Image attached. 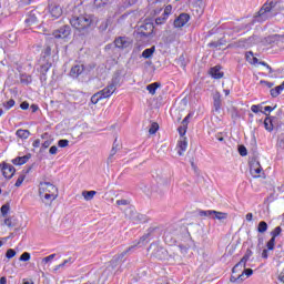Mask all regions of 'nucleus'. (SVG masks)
I'll return each instance as SVG.
<instances>
[{
	"instance_id": "nucleus-1",
	"label": "nucleus",
	"mask_w": 284,
	"mask_h": 284,
	"mask_svg": "<svg viewBox=\"0 0 284 284\" xmlns=\"http://www.w3.org/2000/svg\"><path fill=\"white\" fill-rule=\"evenodd\" d=\"M38 194L44 203H52L59 199V187L50 182H40Z\"/></svg>"
},
{
	"instance_id": "nucleus-2",
	"label": "nucleus",
	"mask_w": 284,
	"mask_h": 284,
	"mask_svg": "<svg viewBox=\"0 0 284 284\" xmlns=\"http://www.w3.org/2000/svg\"><path fill=\"white\" fill-rule=\"evenodd\" d=\"M70 26L78 32H88L94 24V18L92 14L83 13L80 16H73L69 20Z\"/></svg>"
},
{
	"instance_id": "nucleus-3",
	"label": "nucleus",
	"mask_w": 284,
	"mask_h": 284,
	"mask_svg": "<svg viewBox=\"0 0 284 284\" xmlns=\"http://www.w3.org/2000/svg\"><path fill=\"white\" fill-rule=\"evenodd\" d=\"M276 8V2L274 1H267L262 6V8L258 10V12L255 14L256 21H267L270 19L268 12H272Z\"/></svg>"
},
{
	"instance_id": "nucleus-4",
	"label": "nucleus",
	"mask_w": 284,
	"mask_h": 284,
	"mask_svg": "<svg viewBox=\"0 0 284 284\" xmlns=\"http://www.w3.org/2000/svg\"><path fill=\"white\" fill-rule=\"evenodd\" d=\"M250 172L253 179H261V176H265V172H263V166H261V162H258L257 160L251 161Z\"/></svg>"
},
{
	"instance_id": "nucleus-5",
	"label": "nucleus",
	"mask_w": 284,
	"mask_h": 284,
	"mask_svg": "<svg viewBox=\"0 0 284 284\" xmlns=\"http://www.w3.org/2000/svg\"><path fill=\"white\" fill-rule=\"evenodd\" d=\"M49 14L52 21H57V19H61V17H63V8L57 3H52L49 6Z\"/></svg>"
},
{
	"instance_id": "nucleus-6",
	"label": "nucleus",
	"mask_w": 284,
	"mask_h": 284,
	"mask_svg": "<svg viewBox=\"0 0 284 284\" xmlns=\"http://www.w3.org/2000/svg\"><path fill=\"white\" fill-rule=\"evenodd\" d=\"M148 239V235H143L140 241H135L133 243V245H131L130 247H128L125 251H123L122 253L118 254L116 256V261H123V258H125V256H128V254H130V252H132V250H136V247H139V245H141L142 241H145Z\"/></svg>"
},
{
	"instance_id": "nucleus-7",
	"label": "nucleus",
	"mask_w": 284,
	"mask_h": 284,
	"mask_svg": "<svg viewBox=\"0 0 284 284\" xmlns=\"http://www.w3.org/2000/svg\"><path fill=\"white\" fill-rule=\"evenodd\" d=\"M71 32L70 26H63L60 29L54 30L52 37L53 39H68Z\"/></svg>"
},
{
	"instance_id": "nucleus-8",
	"label": "nucleus",
	"mask_w": 284,
	"mask_h": 284,
	"mask_svg": "<svg viewBox=\"0 0 284 284\" xmlns=\"http://www.w3.org/2000/svg\"><path fill=\"white\" fill-rule=\"evenodd\" d=\"M116 92V82L112 81L104 89L100 90L102 99H110Z\"/></svg>"
},
{
	"instance_id": "nucleus-9",
	"label": "nucleus",
	"mask_w": 284,
	"mask_h": 284,
	"mask_svg": "<svg viewBox=\"0 0 284 284\" xmlns=\"http://www.w3.org/2000/svg\"><path fill=\"white\" fill-rule=\"evenodd\" d=\"M0 170L4 179H12V176H14V173L17 172V169H14L12 164L6 162L0 164Z\"/></svg>"
},
{
	"instance_id": "nucleus-10",
	"label": "nucleus",
	"mask_w": 284,
	"mask_h": 284,
	"mask_svg": "<svg viewBox=\"0 0 284 284\" xmlns=\"http://www.w3.org/2000/svg\"><path fill=\"white\" fill-rule=\"evenodd\" d=\"M278 125L277 116H266L264 120V128L266 132H274V128Z\"/></svg>"
},
{
	"instance_id": "nucleus-11",
	"label": "nucleus",
	"mask_w": 284,
	"mask_h": 284,
	"mask_svg": "<svg viewBox=\"0 0 284 284\" xmlns=\"http://www.w3.org/2000/svg\"><path fill=\"white\" fill-rule=\"evenodd\" d=\"M83 72H85V65L75 64L71 68L69 75L71 77V79H79V77H81Z\"/></svg>"
},
{
	"instance_id": "nucleus-12",
	"label": "nucleus",
	"mask_w": 284,
	"mask_h": 284,
	"mask_svg": "<svg viewBox=\"0 0 284 284\" xmlns=\"http://www.w3.org/2000/svg\"><path fill=\"white\" fill-rule=\"evenodd\" d=\"M170 14H172V6L169 4L165 7L162 17H159L155 19V23L156 26H163V23H165V21H168V18L170 17Z\"/></svg>"
},
{
	"instance_id": "nucleus-13",
	"label": "nucleus",
	"mask_w": 284,
	"mask_h": 284,
	"mask_svg": "<svg viewBox=\"0 0 284 284\" xmlns=\"http://www.w3.org/2000/svg\"><path fill=\"white\" fill-rule=\"evenodd\" d=\"M131 44L132 42H130L126 37H119L114 40L115 48L120 50H125V48H130Z\"/></svg>"
},
{
	"instance_id": "nucleus-14",
	"label": "nucleus",
	"mask_w": 284,
	"mask_h": 284,
	"mask_svg": "<svg viewBox=\"0 0 284 284\" xmlns=\"http://www.w3.org/2000/svg\"><path fill=\"white\" fill-rule=\"evenodd\" d=\"M190 21V14L187 13H181L175 20H174V27L175 28H183Z\"/></svg>"
},
{
	"instance_id": "nucleus-15",
	"label": "nucleus",
	"mask_w": 284,
	"mask_h": 284,
	"mask_svg": "<svg viewBox=\"0 0 284 284\" xmlns=\"http://www.w3.org/2000/svg\"><path fill=\"white\" fill-rule=\"evenodd\" d=\"M209 74L212 77V79H223L225 77V73L221 71V65L212 67L209 71Z\"/></svg>"
},
{
	"instance_id": "nucleus-16",
	"label": "nucleus",
	"mask_w": 284,
	"mask_h": 284,
	"mask_svg": "<svg viewBox=\"0 0 284 284\" xmlns=\"http://www.w3.org/2000/svg\"><path fill=\"white\" fill-rule=\"evenodd\" d=\"M186 150H187V138H182L178 142V154H179V156H183V154H185Z\"/></svg>"
},
{
	"instance_id": "nucleus-17",
	"label": "nucleus",
	"mask_w": 284,
	"mask_h": 284,
	"mask_svg": "<svg viewBox=\"0 0 284 284\" xmlns=\"http://www.w3.org/2000/svg\"><path fill=\"white\" fill-rule=\"evenodd\" d=\"M268 43H273L275 45H281L284 43V34H273L267 38Z\"/></svg>"
},
{
	"instance_id": "nucleus-18",
	"label": "nucleus",
	"mask_w": 284,
	"mask_h": 284,
	"mask_svg": "<svg viewBox=\"0 0 284 284\" xmlns=\"http://www.w3.org/2000/svg\"><path fill=\"white\" fill-rule=\"evenodd\" d=\"M245 60L247 61V63H250L251 65H256L258 63V58L254 57V52L252 51H247L245 53Z\"/></svg>"
},
{
	"instance_id": "nucleus-19",
	"label": "nucleus",
	"mask_w": 284,
	"mask_h": 284,
	"mask_svg": "<svg viewBox=\"0 0 284 284\" xmlns=\"http://www.w3.org/2000/svg\"><path fill=\"white\" fill-rule=\"evenodd\" d=\"M30 161V156L23 155L12 160L13 165H26V162Z\"/></svg>"
},
{
	"instance_id": "nucleus-20",
	"label": "nucleus",
	"mask_w": 284,
	"mask_h": 284,
	"mask_svg": "<svg viewBox=\"0 0 284 284\" xmlns=\"http://www.w3.org/2000/svg\"><path fill=\"white\" fill-rule=\"evenodd\" d=\"M16 136H18V139H30V131L29 130H23V129H19L16 132Z\"/></svg>"
},
{
	"instance_id": "nucleus-21",
	"label": "nucleus",
	"mask_w": 284,
	"mask_h": 284,
	"mask_svg": "<svg viewBox=\"0 0 284 284\" xmlns=\"http://www.w3.org/2000/svg\"><path fill=\"white\" fill-rule=\"evenodd\" d=\"M161 88V82H154L146 87V90L150 94H156V90Z\"/></svg>"
},
{
	"instance_id": "nucleus-22",
	"label": "nucleus",
	"mask_w": 284,
	"mask_h": 284,
	"mask_svg": "<svg viewBox=\"0 0 284 284\" xmlns=\"http://www.w3.org/2000/svg\"><path fill=\"white\" fill-rule=\"evenodd\" d=\"M213 214H214L213 219L216 221H225V219H227V213H224V212L213 210Z\"/></svg>"
},
{
	"instance_id": "nucleus-23",
	"label": "nucleus",
	"mask_w": 284,
	"mask_h": 284,
	"mask_svg": "<svg viewBox=\"0 0 284 284\" xmlns=\"http://www.w3.org/2000/svg\"><path fill=\"white\" fill-rule=\"evenodd\" d=\"M82 196L85 201H92L97 196V191H83Z\"/></svg>"
},
{
	"instance_id": "nucleus-24",
	"label": "nucleus",
	"mask_w": 284,
	"mask_h": 284,
	"mask_svg": "<svg viewBox=\"0 0 284 284\" xmlns=\"http://www.w3.org/2000/svg\"><path fill=\"white\" fill-rule=\"evenodd\" d=\"M156 48L155 47H151L149 49H145L143 52H142V57L143 59H150L152 57V54H154Z\"/></svg>"
},
{
	"instance_id": "nucleus-25",
	"label": "nucleus",
	"mask_w": 284,
	"mask_h": 284,
	"mask_svg": "<svg viewBox=\"0 0 284 284\" xmlns=\"http://www.w3.org/2000/svg\"><path fill=\"white\" fill-rule=\"evenodd\" d=\"M281 92H283V89L281 85H277L270 90V94L273 99H276V97H280Z\"/></svg>"
},
{
	"instance_id": "nucleus-26",
	"label": "nucleus",
	"mask_w": 284,
	"mask_h": 284,
	"mask_svg": "<svg viewBox=\"0 0 284 284\" xmlns=\"http://www.w3.org/2000/svg\"><path fill=\"white\" fill-rule=\"evenodd\" d=\"M252 250H247L246 253L244 254V256L241 258L240 261V265H245L247 263V261H250L251 256H252Z\"/></svg>"
},
{
	"instance_id": "nucleus-27",
	"label": "nucleus",
	"mask_w": 284,
	"mask_h": 284,
	"mask_svg": "<svg viewBox=\"0 0 284 284\" xmlns=\"http://www.w3.org/2000/svg\"><path fill=\"white\" fill-rule=\"evenodd\" d=\"M257 232L260 234H265V232H267V222L261 221L257 225Z\"/></svg>"
},
{
	"instance_id": "nucleus-28",
	"label": "nucleus",
	"mask_w": 284,
	"mask_h": 284,
	"mask_svg": "<svg viewBox=\"0 0 284 284\" xmlns=\"http://www.w3.org/2000/svg\"><path fill=\"white\" fill-rule=\"evenodd\" d=\"M99 101H103V98L101 95V93L98 91L97 93H94L92 97H91V103L93 105H97V103H99Z\"/></svg>"
},
{
	"instance_id": "nucleus-29",
	"label": "nucleus",
	"mask_w": 284,
	"mask_h": 284,
	"mask_svg": "<svg viewBox=\"0 0 284 284\" xmlns=\"http://www.w3.org/2000/svg\"><path fill=\"white\" fill-rule=\"evenodd\" d=\"M50 68H52V63L47 62L40 67L41 74H48Z\"/></svg>"
},
{
	"instance_id": "nucleus-30",
	"label": "nucleus",
	"mask_w": 284,
	"mask_h": 284,
	"mask_svg": "<svg viewBox=\"0 0 284 284\" xmlns=\"http://www.w3.org/2000/svg\"><path fill=\"white\" fill-rule=\"evenodd\" d=\"M283 232V229L281 226L275 227L272 232H271V239L276 240V236H281V233Z\"/></svg>"
},
{
	"instance_id": "nucleus-31",
	"label": "nucleus",
	"mask_w": 284,
	"mask_h": 284,
	"mask_svg": "<svg viewBox=\"0 0 284 284\" xmlns=\"http://www.w3.org/2000/svg\"><path fill=\"white\" fill-rule=\"evenodd\" d=\"M23 181H26V174L24 173L19 175V178L16 181L14 186L16 187H21V185H23Z\"/></svg>"
},
{
	"instance_id": "nucleus-32",
	"label": "nucleus",
	"mask_w": 284,
	"mask_h": 284,
	"mask_svg": "<svg viewBox=\"0 0 284 284\" xmlns=\"http://www.w3.org/2000/svg\"><path fill=\"white\" fill-rule=\"evenodd\" d=\"M159 132V123L153 122L149 129V134H156Z\"/></svg>"
},
{
	"instance_id": "nucleus-33",
	"label": "nucleus",
	"mask_w": 284,
	"mask_h": 284,
	"mask_svg": "<svg viewBox=\"0 0 284 284\" xmlns=\"http://www.w3.org/2000/svg\"><path fill=\"white\" fill-rule=\"evenodd\" d=\"M263 110V105L261 104H253L251 106V112H253L254 114H258V112H262Z\"/></svg>"
},
{
	"instance_id": "nucleus-34",
	"label": "nucleus",
	"mask_w": 284,
	"mask_h": 284,
	"mask_svg": "<svg viewBox=\"0 0 284 284\" xmlns=\"http://www.w3.org/2000/svg\"><path fill=\"white\" fill-rule=\"evenodd\" d=\"M93 6L95 8H103V6H108V0H94Z\"/></svg>"
},
{
	"instance_id": "nucleus-35",
	"label": "nucleus",
	"mask_w": 284,
	"mask_h": 284,
	"mask_svg": "<svg viewBox=\"0 0 284 284\" xmlns=\"http://www.w3.org/2000/svg\"><path fill=\"white\" fill-rule=\"evenodd\" d=\"M260 85H262L263 88L272 89V88H274V82L261 80V81H260Z\"/></svg>"
},
{
	"instance_id": "nucleus-36",
	"label": "nucleus",
	"mask_w": 284,
	"mask_h": 284,
	"mask_svg": "<svg viewBox=\"0 0 284 284\" xmlns=\"http://www.w3.org/2000/svg\"><path fill=\"white\" fill-rule=\"evenodd\" d=\"M275 245H276V240H274V237H271V240L266 243V247L270 251L274 250Z\"/></svg>"
},
{
	"instance_id": "nucleus-37",
	"label": "nucleus",
	"mask_w": 284,
	"mask_h": 284,
	"mask_svg": "<svg viewBox=\"0 0 284 284\" xmlns=\"http://www.w3.org/2000/svg\"><path fill=\"white\" fill-rule=\"evenodd\" d=\"M14 104H16L14 99H10L3 105L6 110H11V108H14Z\"/></svg>"
},
{
	"instance_id": "nucleus-38",
	"label": "nucleus",
	"mask_w": 284,
	"mask_h": 284,
	"mask_svg": "<svg viewBox=\"0 0 284 284\" xmlns=\"http://www.w3.org/2000/svg\"><path fill=\"white\" fill-rule=\"evenodd\" d=\"M6 256L7 258H14V256H17V251H14V248H9L7 250Z\"/></svg>"
},
{
	"instance_id": "nucleus-39",
	"label": "nucleus",
	"mask_w": 284,
	"mask_h": 284,
	"mask_svg": "<svg viewBox=\"0 0 284 284\" xmlns=\"http://www.w3.org/2000/svg\"><path fill=\"white\" fill-rule=\"evenodd\" d=\"M212 214H214V210H207V211H199V215L200 216H212Z\"/></svg>"
},
{
	"instance_id": "nucleus-40",
	"label": "nucleus",
	"mask_w": 284,
	"mask_h": 284,
	"mask_svg": "<svg viewBox=\"0 0 284 284\" xmlns=\"http://www.w3.org/2000/svg\"><path fill=\"white\" fill-rule=\"evenodd\" d=\"M178 132L180 134V136H185V134L187 133V126L185 125H181L179 129H178Z\"/></svg>"
},
{
	"instance_id": "nucleus-41",
	"label": "nucleus",
	"mask_w": 284,
	"mask_h": 284,
	"mask_svg": "<svg viewBox=\"0 0 284 284\" xmlns=\"http://www.w3.org/2000/svg\"><path fill=\"white\" fill-rule=\"evenodd\" d=\"M239 154L241 156H247V148H245V145L239 146Z\"/></svg>"
},
{
	"instance_id": "nucleus-42",
	"label": "nucleus",
	"mask_w": 284,
	"mask_h": 284,
	"mask_svg": "<svg viewBox=\"0 0 284 284\" xmlns=\"http://www.w3.org/2000/svg\"><path fill=\"white\" fill-rule=\"evenodd\" d=\"M19 261H22L24 263L30 261V253H28V252L22 253Z\"/></svg>"
},
{
	"instance_id": "nucleus-43",
	"label": "nucleus",
	"mask_w": 284,
	"mask_h": 284,
	"mask_svg": "<svg viewBox=\"0 0 284 284\" xmlns=\"http://www.w3.org/2000/svg\"><path fill=\"white\" fill-rule=\"evenodd\" d=\"M2 216H6L8 212H10V206L8 204H4L0 209Z\"/></svg>"
},
{
	"instance_id": "nucleus-44",
	"label": "nucleus",
	"mask_w": 284,
	"mask_h": 284,
	"mask_svg": "<svg viewBox=\"0 0 284 284\" xmlns=\"http://www.w3.org/2000/svg\"><path fill=\"white\" fill-rule=\"evenodd\" d=\"M69 144H70V141L68 140H59L58 142L59 148H68Z\"/></svg>"
},
{
	"instance_id": "nucleus-45",
	"label": "nucleus",
	"mask_w": 284,
	"mask_h": 284,
	"mask_svg": "<svg viewBox=\"0 0 284 284\" xmlns=\"http://www.w3.org/2000/svg\"><path fill=\"white\" fill-rule=\"evenodd\" d=\"M214 108H215L216 112H219V110H221V98H217L214 100Z\"/></svg>"
},
{
	"instance_id": "nucleus-46",
	"label": "nucleus",
	"mask_w": 284,
	"mask_h": 284,
	"mask_svg": "<svg viewBox=\"0 0 284 284\" xmlns=\"http://www.w3.org/2000/svg\"><path fill=\"white\" fill-rule=\"evenodd\" d=\"M191 116H192V114L189 113V114L183 119L182 125H184V126L187 128V125H189V123H190Z\"/></svg>"
},
{
	"instance_id": "nucleus-47",
	"label": "nucleus",
	"mask_w": 284,
	"mask_h": 284,
	"mask_svg": "<svg viewBox=\"0 0 284 284\" xmlns=\"http://www.w3.org/2000/svg\"><path fill=\"white\" fill-rule=\"evenodd\" d=\"M50 145H52V140H47L42 143L43 150H48V148H50Z\"/></svg>"
},
{
	"instance_id": "nucleus-48",
	"label": "nucleus",
	"mask_w": 284,
	"mask_h": 284,
	"mask_svg": "<svg viewBox=\"0 0 284 284\" xmlns=\"http://www.w3.org/2000/svg\"><path fill=\"white\" fill-rule=\"evenodd\" d=\"M262 258L267 260L270 258V250L264 248L262 252Z\"/></svg>"
},
{
	"instance_id": "nucleus-49",
	"label": "nucleus",
	"mask_w": 284,
	"mask_h": 284,
	"mask_svg": "<svg viewBox=\"0 0 284 284\" xmlns=\"http://www.w3.org/2000/svg\"><path fill=\"white\" fill-rule=\"evenodd\" d=\"M4 225L8 227H14V224L12 223V219L8 217L4 220Z\"/></svg>"
},
{
	"instance_id": "nucleus-50",
	"label": "nucleus",
	"mask_w": 284,
	"mask_h": 284,
	"mask_svg": "<svg viewBox=\"0 0 284 284\" xmlns=\"http://www.w3.org/2000/svg\"><path fill=\"white\" fill-rule=\"evenodd\" d=\"M59 152V148L57 145H53L49 149V154H57Z\"/></svg>"
},
{
	"instance_id": "nucleus-51",
	"label": "nucleus",
	"mask_w": 284,
	"mask_h": 284,
	"mask_svg": "<svg viewBox=\"0 0 284 284\" xmlns=\"http://www.w3.org/2000/svg\"><path fill=\"white\" fill-rule=\"evenodd\" d=\"M21 110H28L30 108V103L28 101H24L20 104Z\"/></svg>"
},
{
	"instance_id": "nucleus-52",
	"label": "nucleus",
	"mask_w": 284,
	"mask_h": 284,
	"mask_svg": "<svg viewBox=\"0 0 284 284\" xmlns=\"http://www.w3.org/2000/svg\"><path fill=\"white\" fill-rule=\"evenodd\" d=\"M54 256H57V254H51V255L44 257V258H43V262H44V263H50V261H52V260L54 258Z\"/></svg>"
},
{
	"instance_id": "nucleus-53",
	"label": "nucleus",
	"mask_w": 284,
	"mask_h": 284,
	"mask_svg": "<svg viewBox=\"0 0 284 284\" xmlns=\"http://www.w3.org/2000/svg\"><path fill=\"white\" fill-rule=\"evenodd\" d=\"M244 274H245V276H252V274H254V270H252V268H245V270H244Z\"/></svg>"
},
{
	"instance_id": "nucleus-54",
	"label": "nucleus",
	"mask_w": 284,
	"mask_h": 284,
	"mask_svg": "<svg viewBox=\"0 0 284 284\" xmlns=\"http://www.w3.org/2000/svg\"><path fill=\"white\" fill-rule=\"evenodd\" d=\"M277 148H280V150H284V139L277 141Z\"/></svg>"
},
{
	"instance_id": "nucleus-55",
	"label": "nucleus",
	"mask_w": 284,
	"mask_h": 284,
	"mask_svg": "<svg viewBox=\"0 0 284 284\" xmlns=\"http://www.w3.org/2000/svg\"><path fill=\"white\" fill-rule=\"evenodd\" d=\"M32 146L33 148H40L41 146V140H39V139L34 140L33 143H32Z\"/></svg>"
},
{
	"instance_id": "nucleus-56",
	"label": "nucleus",
	"mask_w": 284,
	"mask_h": 284,
	"mask_svg": "<svg viewBox=\"0 0 284 284\" xmlns=\"http://www.w3.org/2000/svg\"><path fill=\"white\" fill-rule=\"evenodd\" d=\"M44 54H45V57H50V54H52V48L47 47V48L44 49Z\"/></svg>"
},
{
	"instance_id": "nucleus-57",
	"label": "nucleus",
	"mask_w": 284,
	"mask_h": 284,
	"mask_svg": "<svg viewBox=\"0 0 284 284\" xmlns=\"http://www.w3.org/2000/svg\"><path fill=\"white\" fill-rule=\"evenodd\" d=\"M116 205H128V200H118Z\"/></svg>"
},
{
	"instance_id": "nucleus-58",
	"label": "nucleus",
	"mask_w": 284,
	"mask_h": 284,
	"mask_svg": "<svg viewBox=\"0 0 284 284\" xmlns=\"http://www.w3.org/2000/svg\"><path fill=\"white\" fill-rule=\"evenodd\" d=\"M275 108L272 106H264V112L263 114H265V112H274Z\"/></svg>"
},
{
	"instance_id": "nucleus-59",
	"label": "nucleus",
	"mask_w": 284,
	"mask_h": 284,
	"mask_svg": "<svg viewBox=\"0 0 284 284\" xmlns=\"http://www.w3.org/2000/svg\"><path fill=\"white\" fill-rule=\"evenodd\" d=\"M31 110H32L33 113H34V112H38V111H39V105H37V104H31Z\"/></svg>"
},
{
	"instance_id": "nucleus-60",
	"label": "nucleus",
	"mask_w": 284,
	"mask_h": 284,
	"mask_svg": "<svg viewBox=\"0 0 284 284\" xmlns=\"http://www.w3.org/2000/svg\"><path fill=\"white\" fill-rule=\"evenodd\" d=\"M254 219V214H252V213H247L246 214V221H252Z\"/></svg>"
},
{
	"instance_id": "nucleus-61",
	"label": "nucleus",
	"mask_w": 284,
	"mask_h": 284,
	"mask_svg": "<svg viewBox=\"0 0 284 284\" xmlns=\"http://www.w3.org/2000/svg\"><path fill=\"white\" fill-rule=\"evenodd\" d=\"M0 284H8V280L6 277L0 278Z\"/></svg>"
},
{
	"instance_id": "nucleus-62",
	"label": "nucleus",
	"mask_w": 284,
	"mask_h": 284,
	"mask_svg": "<svg viewBox=\"0 0 284 284\" xmlns=\"http://www.w3.org/2000/svg\"><path fill=\"white\" fill-rule=\"evenodd\" d=\"M260 63V65H263L264 68H268L270 69V64H267V62H257Z\"/></svg>"
},
{
	"instance_id": "nucleus-63",
	"label": "nucleus",
	"mask_w": 284,
	"mask_h": 284,
	"mask_svg": "<svg viewBox=\"0 0 284 284\" xmlns=\"http://www.w3.org/2000/svg\"><path fill=\"white\" fill-rule=\"evenodd\" d=\"M114 154H116V149L113 146L111 150V156H114Z\"/></svg>"
},
{
	"instance_id": "nucleus-64",
	"label": "nucleus",
	"mask_w": 284,
	"mask_h": 284,
	"mask_svg": "<svg viewBox=\"0 0 284 284\" xmlns=\"http://www.w3.org/2000/svg\"><path fill=\"white\" fill-rule=\"evenodd\" d=\"M282 87V91L284 90V81L280 84Z\"/></svg>"
}]
</instances>
